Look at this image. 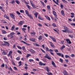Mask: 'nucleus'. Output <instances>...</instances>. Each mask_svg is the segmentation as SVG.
I'll return each mask as SVG.
<instances>
[{
	"instance_id": "obj_1",
	"label": "nucleus",
	"mask_w": 75,
	"mask_h": 75,
	"mask_svg": "<svg viewBox=\"0 0 75 75\" xmlns=\"http://www.w3.org/2000/svg\"><path fill=\"white\" fill-rule=\"evenodd\" d=\"M64 28L65 30H62V31L63 32V33H66V32H68L69 31V30H68V29L69 28L67 27V26H64Z\"/></svg>"
},
{
	"instance_id": "obj_2",
	"label": "nucleus",
	"mask_w": 75,
	"mask_h": 75,
	"mask_svg": "<svg viewBox=\"0 0 75 75\" xmlns=\"http://www.w3.org/2000/svg\"><path fill=\"white\" fill-rule=\"evenodd\" d=\"M44 57L45 58H47V59H51V58L50 57V56L47 54H46V55L44 56Z\"/></svg>"
},
{
	"instance_id": "obj_3",
	"label": "nucleus",
	"mask_w": 75,
	"mask_h": 75,
	"mask_svg": "<svg viewBox=\"0 0 75 75\" xmlns=\"http://www.w3.org/2000/svg\"><path fill=\"white\" fill-rule=\"evenodd\" d=\"M4 42L5 43V44H4V45H5V46H6V45H7L8 47H9L10 45V44L8 43L7 42L4 41Z\"/></svg>"
},
{
	"instance_id": "obj_4",
	"label": "nucleus",
	"mask_w": 75,
	"mask_h": 75,
	"mask_svg": "<svg viewBox=\"0 0 75 75\" xmlns=\"http://www.w3.org/2000/svg\"><path fill=\"white\" fill-rule=\"evenodd\" d=\"M57 55H59L60 57L61 56L62 58H64V55L63 54H61V53H57Z\"/></svg>"
},
{
	"instance_id": "obj_5",
	"label": "nucleus",
	"mask_w": 75,
	"mask_h": 75,
	"mask_svg": "<svg viewBox=\"0 0 75 75\" xmlns=\"http://www.w3.org/2000/svg\"><path fill=\"white\" fill-rule=\"evenodd\" d=\"M66 41L67 42V43H68L69 44H71V42L70 40L69 39H66Z\"/></svg>"
},
{
	"instance_id": "obj_6",
	"label": "nucleus",
	"mask_w": 75,
	"mask_h": 75,
	"mask_svg": "<svg viewBox=\"0 0 75 75\" xmlns=\"http://www.w3.org/2000/svg\"><path fill=\"white\" fill-rule=\"evenodd\" d=\"M39 64L40 66H42V65L43 66L45 65H46V64H44L42 63V62H39Z\"/></svg>"
},
{
	"instance_id": "obj_7",
	"label": "nucleus",
	"mask_w": 75,
	"mask_h": 75,
	"mask_svg": "<svg viewBox=\"0 0 75 75\" xmlns=\"http://www.w3.org/2000/svg\"><path fill=\"white\" fill-rule=\"evenodd\" d=\"M10 16L11 17L13 18V19H15V16L14 15V14H10Z\"/></svg>"
},
{
	"instance_id": "obj_8",
	"label": "nucleus",
	"mask_w": 75,
	"mask_h": 75,
	"mask_svg": "<svg viewBox=\"0 0 75 75\" xmlns=\"http://www.w3.org/2000/svg\"><path fill=\"white\" fill-rule=\"evenodd\" d=\"M30 4L32 5L33 7V8H35V5H34V4L33 3H32L31 1H30Z\"/></svg>"
},
{
	"instance_id": "obj_9",
	"label": "nucleus",
	"mask_w": 75,
	"mask_h": 75,
	"mask_svg": "<svg viewBox=\"0 0 75 75\" xmlns=\"http://www.w3.org/2000/svg\"><path fill=\"white\" fill-rule=\"evenodd\" d=\"M49 37L50 38H51V39H52V40H53V41L54 42H56V40H55V39L54 38H53V37L52 36H50Z\"/></svg>"
},
{
	"instance_id": "obj_10",
	"label": "nucleus",
	"mask_w": 75,
	"mask_h": 75,
	"mask_svg": "<svg viewBox=\"0 0 75 75\" xmlns=\"http://www.w3.org/2000/svg\"><path fill=\"white\" fill-rule=\"evenodd\" d=\"M49 42L50 44V46L52 47V48L54 47V44H53V43H52V42Z\"/></svg>"
},
{
	"instance_id": "obj_11",
	"label": "nucleus",
	"mask_w": 75,
	"mask_h": 75,
	"mask_svg": "<svg viewBox=\"0 0 75 75\" xmlns=\"http://www.w3.org/2000/svg\"><path fill=\"white\" fill-rule=\"evenodd\" d=\"M24 23V21H20L19 23V24L20 25H23V24Z\"/></svg>"
},
{
	"instance_id": "obj_12",
	"label": "nucleus",
	"mask_w": 75,
	"mask_h": 75,
	"mask_svg": "<svg viewBox=\"0 0 75 75\" xmlns=\"http://www.w3.org/2000/svg\"><path fill=\"white\" fill-rule=\"evenodd\" d=\"M29 51H30L32 54H34L35 53V51L33 50V49H31L29 50Z\"/></svg>"
},
{
	"instance_id": "obj_13",
	"label": "nucleus",
	"mask_w": 75,
	"mask_h": 75,
	"mask_svg": "<svg viewBox=\"0 0 75 75\" xmlns=\"http://www.w3.org/2000/svg\"><path fill=\"white\" fill-rule=\"evenodd\" d=\"M52 64L54 66V67H57L55 65V63L53 61H52Z\"/></svg>"
},
{
	"instance_id": "obj_14",
	"label": "nucleus",
	"mask_w": 75,
	"mask_h": 75,
	"mask_svg": "<svg viewBox=\"0 0 75 75\" xmlns=\"http://www.w3.org/2000/svg\"><path fill=\"white\" fill-rule=\"evenodd\" d=\"M28 16L30 18V19H33V16H32L31 15L29 14V15H28Z\"/></svg>"
},
{
	"instance_id": "obj_15",
	"label": "nucleus",
	"mask_w": 75,
	"mask_h": 75,
	"mask_svg": "<svg viewBox=\"0 0 75 75\" xmlns=\"http://www.w3.org/2000/svg\"><path fill=\"white\" fill-rule=\"evenodd\" d=\"M61 13L62 15V16H65V14L64 13V11H61Z\"/></svg>"
},
{
	"instance_id": "obj_16",
	"label": "nucleus",
	"mask_w": 75,
	"mask_h": 75,
	"mask_svg": "<svg viewBox=\"0 0 75 75\" xmlns=\"http://www.w3.org/2000/svg\"><path fill=\"white\" fill-rule=\"evenodd\" d=\"M29 40L31 41H33V42H34V41H35V39L33 38H30Z\"/></svg>"
},
{
	"instance_id": "obj_17",
	"label": "nucleus",
	"mask_w": 75,
	"mask_h": 75,
	"mask_svg": "<svg viewBox=\"0 0 75 75\" xmlns=\"http://www.w3.org/2000/svg\"><path fill=\"white\" fill-rule=\"evenodd\" d=\"M15 2L17 4H20V1H19L18 0H16L15 1Z\"/></svg>"
},
{
	"instance_id": "obj_18",
	"label": "nucleus",
	"mask_w": 75,
	"mask_h": 75,
	"mask_svg": "<svg viewBox=\"0 0 75 75\" xmlns=\"http://www.w3.org/2000/svg\"><path fill=\"white\" fill-rule=\"evenodd\" d=\"M8 37H10L11 38H13V36L11 35V34H10V35H8Z\"/></svg>"
},
{
	"instance_id": "obj_19",
	"label": "nucleus",
	"mask_w": 75,
	"mask_h": 75,
	"mask_svg": "<svg viewBox=\"0 0 75 75\" xmlns=\"http://www.w3.org/2000/svg\"><path fill=\"white\" fill-rule=\"evenodd\" d=\"M46 69L47 71L49 72H50V70H49V69H48V67H46Z\"/></svg>"
},
{
	"instance_id": "obj_20",
	"label": "nucleus",
	"mask_w": 75,
	"mask_h": 75,
	"mask_svg": "<svg viewBox=\"0 0 75 75\" xmlns=\"http://www.w3.org/2000/svg\"><path fill=\"white\" fill-rule=\"evenodd\" d=\"M30 34H31V35H35V33L34 32H31L30 33Z\"/></svg>"
},
{
	"instance_id": "obj_21",
	"label": "nucleus",
	"mask_w": 75,
	"mask_h": 75,
	"mask_svg": "<svg viewBox=\"0 0 75 75\" xmlns=\"http://www.w3.org/2000/svg\"><path fill=\"white\" fill-rule=\"evenodd\" d=\"M65 46L64 45H63L60 48V49L61 50H62L63 49H64V48H65Z\"/></svg>"
},
{
	"instance_id": "obj_22",
	"label": "nucleus",
	"mask_w": 75,
	"mask_h": 75,
	"mask_svg": "<svg viewBox=\"0 0 75 75\" xmlns=\"http://www.w3.org/2000/svg\"><path fill=\"white\" fill-rule=\"evenodd\" d=\"M38 39L39 40H42V36H40L38 38Z\"/></svg>"
},
{
	"instance_id": "obj_23",
	"label": "nucleus",
	"mask_w": 75,
	"mask_h": 75,
	"mask_svg": "<svg viewBox=\"0 0 75 75\" xmlns=\"http://www.w3.org/2000/svg\"><path fill=\"white\" fill-rule=\"evenodd\" d=\"M14 27H15V26H14V25H13L11 28V30L12 31L14 30Z\"/></svg>"
},
{
	"instance_id": "obj_24",
	"label": "nucleus",
	"mask_w": 75,
	"mask_h": 75,
	"mask_svg": "<svg viewBox=\"0 0 75 75\" xmlns=\"http://www.w3.org/2000/svg\"><path fill=\"white\" fill-rule=\"evenodd\" d=\"M45 17H46V19H48V20H49V21H50L51 19H50V18L48 16H45Z\"/></svg>"
},
{
	"instance_id": "obj_25",
	"label": "nucleus",
	"mask_w": 75,
	"mask_h": 75,
	"mask_svg": "<svg viewBox=\"0 0 75 75\" xmlns=\"http://www.w3.org/2000/svg\"><path fill=\"white\" fill-rule=\"evenodd\" d=\"M25 12L26 14H27V16H28V15H29V13H28V11H27V10H25Z\"/></svg>"
},
{
	"instance_id": "obj_26",
	"label": "nucleus",
	"mask_w": 75,
	"mask_h": 75,
	"mask_svg": "<svg viewBox=\"0 0 75 75\" xmlns=\"http://www.w3.org/2000/svg\"><path fill=\"white\" fill-rule=\"evenodd\" d=\"M35 16V17L36 18H37V15H38V13H36L34 14Z\"/></svg>"
},
{
	"instance_id": "obj_27",
	"label": "nucleus",
	"mask_w": 75,
	"mask_h": 75,
	"mask_svg": "<svg viewBox=\"0 0 75 75\" xmlns=\"http://www.w3.org/2000/svg\"><path fill=\"white\" fill-rule=\"evenodd\" d=\"M54 15L56 19H58V17H57V15L56 14H54Z\"/></svg>"
},
{
	"instance_id": "obj_28",
	"label": "nucleus",
	"mask_w": 75,
	"mask_h": 75,
	"mask_svg": "<svg viewBox=\"0 0 75 75\" xmlns=\"http://www.w3.org/2000/svg\"><path fill=\"white\" fill-rule=\"evenodd\" d=\"M4 17L5 18H7V19H9V17H8L7 16H6V15L4 16Z\"/></svg>"
},
{
	"instance_id": "obj_29",
	"label": "nucleus",
	"mask_w": 75,
	"mask_h": 75,
	"mask_svg": "<svg viewBox=\"0 0 75 75\" xmlns=\"http://www.w3.org/2000/svg\"><path fill=\"white\" fill-rule=\"evenodd\" d=\"M65 57L66 58H70V57H69V55H65Z\"/></svg>"
},
{
	"instance_id": "obj_30",
	"label": "nucleus",
	"mask_w": 75,
	"mask_h": 75,
	"mask_svg": "<svg viewBox=\"0 0 75 75\" xmlns=\"http://www.w3.org/2000/svg\"><path fill=\"white\" fill-rule=\"evenodd\" d=\"M34 45H35V46H37V47H40V45L38 44L37 43L34 44Z\"/></svg>"
},
{
	"instance_id": "obj_31",
	"label": "nucleus",
	"mask_w": 75,
	"mask_h": 75,
	"mask_svg": "<svg viewBox=\"0 0 75 75\" xmlns=\"http://www.w3.org/2000/svg\"><path fill=\"white\" fill-rule=\"evenodd\" d=\"M2 32L3 34H6V31L3 30H2Z\"/></svg>"
},
{
	"instance_id": "obj_32",
	"label": "nucleus",
	"mask_w": 75,
	"mask_h": 75,
	"mask_svg": "<svg viewBox=\"0 0 75 75\" xmlns=\"http://www.w3.org/2000/svg\"><path fill=\"white\" fill-rule=\"evenodd\" d=\"M57 2H56V3H55L56 4H57V5H58V3H59V0H56Z\"/></svg>"
},
{
	"instance_id": "obj_33",
	"label": "nucleus",
	"mask_w": 75,
	"mask_h": 75,
	"mask_svg": "<svg viewBox=\"0 0 75 75\" xmlns=\"http://www.w3.org/2000/svg\"><path fill=\"white\" fill-rule=\"evenodd\" d=\"M17 52L19 54H22V53L21 52L20 50H17Z\"/></svg>"
},
{
	"instance_id": "obj_34",
	"label": "nucleus",
	"mask_w": 75,
	"mask_h": 75,
	"mask_svg": "<svg viewBox=\"0 0 75 75\" xmlns=\"http://www.w3.org/2000/svg\"><path fill=\"white\" fill-rule=\"evenodd\" d=\"M22 48L23 51H25V47L24 46L22 47Z\"/></svg>"
},
{
	"instance_id": "obj_35",
	"label": "nucleus",
	"mask_w": 75,
	"mask_h": 75,
	"mask_svg": "<svg viewBox=\"0 0 75 75\" xmlns=\"http://www.w3.org/2000/svg\"><path fill=\"white\" fill-rule=\"evenodd\" d=\"M17 47L19 49H20V50H22V48H21V47H20V46H17Z\"/></svg>"
},
{
	"instance_id": "obj_36",
	"label": "nucleus",
	"mask_w": 75,
	"mask_h": 75,
	"mask_svg": "<svg viewBox=\"0 0 75 75\" xmlns=\"http://www.w3.org/2000/svg\"><path fill=\"white\" fill-rule=\"evenodd\" d=\"M59 60H60V62H62H62H63V60H62V59L60 58Z\"/></svg>"
},
{
	"instance_id": "obj_37",
	"label": "nucleus",
	"mask_w": 75,
	"mask_h": 75,
	"mask_svg": "<svg viewBox=\"0 0 75 75\" xmlns=\"http://www.w3.org/2000/svg\"><path fill=\"white\" fill-rule=\"evenodd\" d=\"M29 61L30 62H33L34 61V60H33V59H30L29 60Z\"/></svg>"
},
{
	"instance_id": "obj_38",
	"label": "nucleus",
	"mask_w": 75,
	"mask_h": 75,
	"mask_svg": "<svg viewBox=\"0 0 75 75\" xmlns=\"http://www.w3.org/2000/svg\"><path fill=\"white\" fill-rule=\"evenodd\" d=\"M63 7H64V5L61 4H60V7L61 8H63Z\"/></svg>"
},
{
	"instance_id": "obj_39",
	"label": "nucleus",
	"mask_w": 75,
	"mask_h": 75,
	"mask_svg": "<svg viewBox=\"0 0 75 75\" xmlns=\"http://www.w3.org/2000/svg\"><path fill=\"white\" fill-rule=\"evenodd\" d=\"M47 10H50V6H47Z\"/></svg>"
},
{
	"instance_id": "obj_40",
	"label": "nucleus",
	"mask_w": 75,
	"mask_h": 75,
	"mask_svg": "<svg viewBox=\"0 0 75 75\" xmlns=\"http://www.w3.org/2000/svg\"><path fill=\"white\" fill-rule=\"evenodd\" d=\"M18 63L19 64V67H20V66H21V62L20 61L19 62H18Z\"/></svg>"
},
{
	"instance_id": "obj_41",
	"label": "nucleus",
	"mask_w": 75,
	"mask_h": 75,
	"mask_svg": "<svg viewBox=\"0 0 75 75\" xmlns=\"http://www.w3.org/2000/svg\"><path fill=\"white\" fill-rule=\"evenodd\" d=\"M38 26H39L40 27H42V25L40 24V23H39L38 24Z\"/></svg>"
},
{
	"instance_id": "obj_42",
	"label": "nucleus",
	"mask_w": 75,
	"mask_h": 75,
	"mask_svg": "<svg viewBox=\"0 0 75 75\" xmlns=\"http://www.w3.org/2000/svg\"><path fill=\"white\" fill-rule=\"evenodd\" d=\"M10 34H11V35H12L13 36V35H14L15 34V33H14V32H12Z\"/></svg>"
},
{
	"instance_id": "obj_43",
	"label": "nucleus",
	"mask_w": 75,
	"mask_h": 75,
	"mask_svg": "<svg viewBox=\"0 0 75 75\" xmlns=\"http://www.w3.org/2000/svg\"><path fill=\"white\" fill-rule=\"evenodd\" d=\"M69 37H70V38H72L73 37V36L72 35H69Z\"/></svg>"
},
{
	"instance_id": "obj_44",
	"label": "nucleus",
	"mask_w": 75,
	"mask_h": 75,
	"mask_svg": "<svg viewBox=\"0 0 75 75\" xmlns=\"http://www.w3.org/2000/svg\"><path fill=\"white\" fill-rule=\"evenodd\" d=\"M40 50H41L42 52H43L44 53H45V51H44L43 50H42V49L40 48Z\"/></svg>"
},
{
	"instance_id": "obj_45",
	"label": "nucleus",
	"mask_w": 75,
	"mask_h": 75,
	"mask_svg": "<svg viewBox=\"0 0 75 75\" xmlns=\"http://www.w3.org/2000/svg\"><path fill=\"white\" fill-rule=\"evenodd\" d=\"M52 25L54 27H56V25L55 23H53Z\"/></svg>"
},
{
	"instance_id": "obj_46",
	"label": "nucleus",
	"mask_w": 75,
	"mask_h": 75,
	"mask_svg": "<svg viewBox=\"0 0 75 75\" xmlns=\"http://www.w3.org/2000/svg\"><path fill=\"white\" fill-rule=\"evenodd\" d=\"M16 13L17 14H18L19 15H20L21 13L20 12H19L18 11H16Z\"/></svg>"
},
{
	"instance_id": "obj_47",
	"label": "nucleus",
	"mask_w": 75,
	"mask_h": 75,
	"mask_svg": "<svg viewBox=\"0 0 75 75\" xmlns=\"http://www.w3.org/2000/svg\"><path fill=\"white\" fill-rule=\"evenodd\" d=\"M14 70H15V71H17V67H14Z\"/></svg>"
},
{
	"instance_id": "obj_48",
	"label": "nucleus",
	"mask_w": 75,
	"mask_h": 75,
	"mask_svg": "<svg viewBox=\"0 0 75 75\" xmlns=\"http://www.w3.org/2000/svg\"><path fill=\"white\" fill-rule=\"evenodd\" d=\"M46 51H49V49H48V47H47L46 48Z\"/></svg>"
},
{
	"instance_id": "obj_49",
	"label": "nucleus",
	"mask_w": 75,
	"mask_h": 75,
	"mask_svg": "<svg viewBox=\"0 0 75 75\" xmlns=\"http://www.w3.org/2000/svg\"><path fill=\"white\" fill-rule=\"evenodd\" d=\"M2 55H6V53L4 52V51L2 53Z\"/></svg>"
},
{
	"instance_id": "obj_50",
	"label": "nucleus",
	"mask_w": 75,
	"mask_h": 75,
	"mask_svg": "<svg viewBox=\"0 0 75 75\" xmlns=\"http://www.w3.org/2000/svg\"><path fill=\"white\" fill-rule=\"evenodd\" d=\"M9 53L11 54H13V52L11 51H9Z\"/></svg>"
},
{
	"instance_id": "obj_51",
	"label": "nucleus",
	"mask_w": 75,
	"mask_h": 75,
	"mask_svg": "<svg viewBox=\"0 0 75 75\" xmlns=\"http://www.w3.org/2000/svg\"><path fill=\"white\" fill-rule=\"evenodd\" d=\"M63 2L64 3H67V1L65 0H62Z\"/></svg>"
},
{
	"instance_id": "obj_52",
	"label": "nucleus",
	"mask_w": 75,
	"mask_h": 75,
	"mask_svg": "<svg viewBox=\"0 0 75 75\" xmlns=\"http://www.w3.org/2000/svg\"><path fill=\"white\" fill-rule=\"evenodd\" d=\"M44 35L45 37H47L48 36V34H45Z\"/></svg>"
},
{
	"instance_id": "obj_53",
	"label": "nucleus",
	"mask_w": 75,
	"mask_h": 75,
	"mask_svg": "<svg viewBox=\"0 0 75 75\" xmlns=\"http://www.w3.org/2000/svg\"><path fill=\"white\" fill-rule=\"evenodd\" d=\"M71 25H73L74 26H75V24L74 23H71Z\"/></svg>"
},
{
	"instance_id": "obj_54",
	"label": "nucleus",
	"mask_w": 75,
	"mask_h": 75,
	"mask_svg": "<svg viewBox=\"0 0 75 75\" xmlns=\"http://www.w3.org/2000/svg\"><path fill=\"white\" fill-rule=\"evenodd\" d=\"M38 18H39V19H40V20H42V18H41V16H38Z\"/></svg>"
},
{
	"instance_id": "obj_55",
	"label": "nucleus",
	"mask_w": 75,
	"mask_h": 75,
	"mask_svg": "<svg viewBox=\"0 0 75 75\" xmlns=\"http://www.w3.org/2000/svg\"><path fill=\"white\" fill-rule=\"evenodd\" d=\"M12 64H13V65H16V64L14 63V61H13L12 62Z\"/></svg>"
},
{
	"instance_id": "obj_56",
	"label": "nucleus",
	"mask_w": 75,
	"mask_h": 75,
	"mask_svg": "<svg viewBox=\"0 0 75 75\" xmlns=\"http://www.w3.org/2000/svg\"><path fill=\"white\" fill-rule=\"evenodd\" d=\"M49 51H50V52H53V50L52 49H50Z\"/></svg>"
},
{
	"instance_id": "obj_57",
	"label": "nucleus",
	"mask_w": 75,
	"mask_h": 75,
	"mask_svg": "<svg viewBox=\"0 0 75 75\" xmlns=\"http://www.w3.org/2000/svg\"><path fill=\"white\" fill-rule=\"evenodd\" d=\"M27 6L28 7V8H29V9H30V7L29 5H27Z\"/></svg>"
},
{
	"instance_id": "obj_58",
	"label": "nucleus",
	"mask_w": 75,
	"mask_h": 75,
	"mask_svg": "<svg viewBox=\"0 0 75 75\" xmlns=\"http://www.w3.org/2000/svg\"><path fill=\"white\" fill-rule=\"evenodd\" d=\"M21 42H23V43H24V44H26V43L25 42L23 41H21Z\"/></svg>"
},
{
	"instance_id": "obj_59",
	"label": "nucleus",
	"mask_w": 75,
	"mask_h": 75,
	"mask_svg": "<svg viewBox=\"0 0 75 75\" xmlns=\"http://www.w3.org/2000/svg\"><path fill=\"white\" fill-rule=\"evenodd\" d=\"M47 75H53L52 74V73H49L47 74Z\"/></svg>"
},
{
	"instance_id": "obj_60",
	"label": "nucleus",
	"mask_w": 75,
	"mask_h": 75,
	"mask_svg": "<svg viewBox=\"0 0 75 75\" xmlns=\"http://www.w3.org/2000/svg\"><path fill=\"white\" fill-rule=\"evenodd\" d=\"M22 29L23 31H25V30H26V29L24 28H22Z\"/></svg>"
},
{
	"instance_id": "obj_61",
	"label": "nucleus",
	"mask_w": 75,
	"mask_h": 75,
	"mask_svg": "<svg viewBox=\"0 0 75 75\" xmlns=\"http://www.w3.org/2000/svg\"><path fill=\"white\" fill-rule=\"evenodd\" d=\"M53 14H57V13L55 11H53Z\"/></svg>"
},
{
	"instance_id": "obj_62",
	"label": "nucleus",
	"mask_w": 75,
	"mask_h": 75,
	"mask_svg": "<svg viewBox=\"0 0 75 75\" xmlns=\"http://www.w3.org/2000/svg\"><path fill=\"white\" fill-rule=\"evenodd\" d=\"M20 12L21 13H24V11L23 10H21Z\"/></svg>"
},
{
	"instance_id": "obj_63",
	"label": "nucleus",
	"mask_w": 75,
	"mask_h": 75,
	"mask_svg": "<svg viewBox=\"0 0 75 75\" xmlns=\"http://www.w3.org/2000/svg\"><path fill=\"white\" fill-rule=\"evenodd\" d=\"M16 60H19L20 59V58L19 57H18L16 58Z\"/></svg>"
},
{
	"instance_id": "obj_64",
	"label": "nucleus",
	"mask_w": 75,
	"mask_h": 75,
	"mask_svg": "<svg viewBox=\"0 0 75 75\" xmlns=\"http://www.w3.org/2000/svg\"><path fill=\"white\" fill-rule=\"evenodd\" d=\"M24 75H28V73H26L23 74Z\"/></svg>"
}]
</instances>
